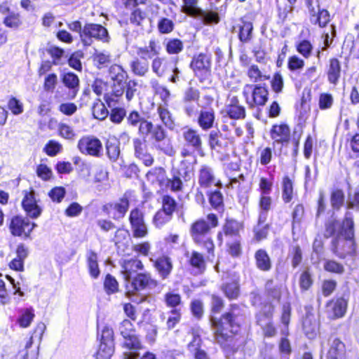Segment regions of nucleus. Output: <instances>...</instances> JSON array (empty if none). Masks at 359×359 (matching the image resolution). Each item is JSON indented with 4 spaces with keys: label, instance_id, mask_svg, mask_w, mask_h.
<instances>
[{
    "label": "nucleus",
    "instance_id": "4c0bfd02",
    "mask_svg": "<svg viewBox=\"0 0 359 359\" xmlns=\"http://www.w3.org/2000/svg\"><path fill=\"white\" fill-rule=\"evenodd\" d=\"M158 53L157 46L154 40H151L149 43V46L140 48L137 50V55L142 59L147 60V58H151L154 55Z\"/></svg>",
    "mask_w": 359,
    "mask_h": 359
},
{
    "label": "nucleus",
    "instance_id": "774afa93",
    "mask_svg": "<svg viewBox=\"0 0 359 359\" xmlns=\"http://www.w3.org/2000/svg\"><path fill=\"white\" fill-rule=\"evenodd\" d=\"M347 208L359 211V187L355 188L353 196L348 194Z\"/></svg>",
    "mask_w": 359,
    "mask_h": 359
},
{
    "label": "nucleus",
    "instance_id": "864d4df0",
    "mask_svg": "<svg viewBox=\"0 0 359 359\" xmlns=\"http://www.w3.org/2000/svg\"><path fill=\"white\" fill-rule=\"evenodd\" d=\"M226 113L233 119L244 118L245 116V109L242 105L226 107Z\"/></svg>",
    "mask_w": 359,
    "mask_h": 359
},
{
    "label": "nucleus",
    "instance_id": "f704fd0d",
    "mask_svg": "<svg viewBox=\"0 0 359 359\" xmlns=\"http://www.w3.org/2000/svg\"><path fill=\"white\" fill-rule=\"evenodd\" d=\"M241 229V224L235 220H228L223 228L225 236L234 239L239 238L238 233Z\"/></svg>",
    "mask_w": 359,
    "mask_h": 359
},
{
    "label": "nucleus",
    "instance_id": "1a4fd4ad",
    "mask_svg": "<svg viewBox=\"0 0 359 359\" xmlns=\"http://www.w3.org/2000/svg\"><path fill=\"white\" fill-rule=\"evenodd\" d=\"M123 341L122 348L128 350V352L123 353L125 359H137L139 357L138 351L144 348L143 344L140 337L135 334L122 335Z\"/></svg>",
    "mask_w": 359,
    "mask_h": 359
},
{
    "label": "nucleus",
    "instance_id": "a19ab883",
    "mask_svg": "<svg viewBox=\"0 0 359 359\" xmlns=\"http://www.w3.org/2000/svg\"><path fill=\"white\" fill-rule=\"evenodd\" d=\"M168 67V62L162 57H156L151 64L152 71L158 76H162Z\"/></svg>",
    "mask_w": 359,
    "mask_h": 359
},
{
    "label": "nucleus",
    "instance_id": "37998d69",
    "mask_svg": "<svg viewBox=\"0 0 359 359\" xmlns=\"http://www.w3.org/2000/svg\"><path fill=\"white\" fill-rule=\"evenodd\" d=\"M143 325L146 331L145 339L151 345L154 344L156 341L158 335L157 326L150 322H145Z\"/></svg>",
    "mask_w": 359,
    "mask_h": 359
},
{
    "label": "nucleus",
    "instance_id": "e433bc0d",
    "mask_svg": "<svg viewBox=\"0 0 359 359\" xmlns=\"http://www.w3.org/2000/svg\"><path fill=\"white\" fill-rule=\"evenodd\" d=\"M133 73L139 76H144L149 71V63L147 61H141L135 59L130 64Z\"/></svg>",
    "mask_w": 359,
    "mask_h": 359
},
{
    "label": "nucleus",
    "instance_id": "c03bdc74",
    "mask_svg": "<svg viewBox=\"0 0 359 359\" xmlns=\"http://www.w3.org/2000/svg\"><path fill=\"white\" fill-rule=\"evenodd\" d=\"M195 16H199L203 20L205 23H218L219 21V17L217 12L210 11H203L200 9L198 13Z\"/></svg>",
    "mask_w": 359,
    "mask_h": 359
},
{
    "label": "nucleus",
    "instance_id": "2eb2a0df",
    "mask_svg": "<svg viewBox=\"0 0 359 359\" xmlns=\"http://www.w3.org/2000/svg\"><path fill=\"white\" fill-rule=\"evenodd\" d=\"M326 359H348L346 344L339 337H335L326 353Z\"/></svg>",
    "mask_w": 359,
    "mask_h": 359
},
{
    "label": "nucleus",
    "instance_id": "79ce46f5",
    "mask_svg": "<svg viewBox=\"0 0 359 359\" xmlns=\"http://www.w3.org/2000/svg\"><path fill=\"white\" fill-rule=\"evenodd\" d=\"M106 149L109 158L116 161L120 154L119 142L115 139L109 140L106 143Z\"/></svg>",
    "mask_w": 359,
    "mask_h": 359
},
{
    "label": "nucleus",
    "instance_id": "de8ad7c7",
    "mask_svg": "<svg viewBox=\"0 0 359 359\" xmlns=\"http://www.w3.org/2000/svg\"><path fill=\"white\" fill-rule=\"evenodd\" d=\"M222 290L229 299H236L239 294L238 285L236 281L225 283L222 287Z\"/></svg>",
    "mask_w": 359,
    "mask_h": 359
},
{
    "label": "nucleus",
    "instance_id": "f03ea898",
    "mask_svg": "<svg viewBox=\"0 0 359 359\" xmlns=\"http://www.w3.org/2000/svg\"><path fill=\"white\" fill-rule=\"evenodd\" d=\"M353 227L352 214L348 211L341 224V231L332 242L334 253L341 258L355 254Z\"/></svg>",
    "mask_w": 359,
    "mask_h": 359
},
{
    "label": "nucleus",
    "instance_id": "0eeeda50",
    "mask_svg": "<svg viewBox=\"0 0 359 359\" xmlns=\"http://www.w3.org/2000/svg\"><path fill=\"white\" fill-rule=\"evenodd\" d=\"M157 281L152 278L149 273H140L137 274L133 280L126 283V295L130 297L136 292L152 289L157 286Z\"/></svg>",
    "mask_w": 359,
    "mask_h": 359
},
{
    "label": "nucleus",
    "instance_id": "f257e3e1",
    "mask_svg": "<svg viewBox=\"0 0 359 359\" xmlns=\"http://www.w3.org/2000/svg\"><path fill=\"white\" fill-rule=\"evenodd\" d=\"M237 316H212L210 322L214 330V338L224 351L236 352L247 344L241 334L240 324L236 320Z\"/></svg>",
    "mask_w": 359,
    "mask_h": 359
},
{
    "label": "nucleus",
    "instance_id": "13d9d810",
    "mask_svg": "<svg viewBox=\"0 0 359 359\" xmlns=\"http://www.w3.org/2000/svg\"><path fill=\"white\" fill-rule=\"evenodd\" d=\"M183 11L192 16H195L201 8L197 6L198 0H182Z\"/></svg>",
    "mask_w": 359,
    "mask_h": 359
},
{
    "label": "nucleus",
    "instance_id": "0e129e2a",
    "mask_svg": "<svg viewBox=\"0 0 359 359\" xmlns=\"http://www.w3.org/2000/svg\"><path fill=\"white\" fill-rule=\"evenodd\" d=\"M108 180L107 172L102 167H98L95 170L94 182L103 183V187L100 190L105 189L108 187L109 184L107 183Z\"/></svg>",
    "mask_w": 359,
    "mask_h": 359
},
{
    "label": "nucleus",
    "instance_id": "b1692460",
    "mask_svg": "<svg viewBox=\"0 0 359 359\" xmlns=\"http://www.w3.org/2000/svg\"><path fill=\"white\" fill-rule=\"evenodd\" d=\"M182 136L189 146L196 150L201 148L202 140L197 130L191 128H184Z\"/></svg>",
    "mask_w": 359,
    "mask_h": 359
},
{
    "label": "nucleus",
    "instance_id": "2f4dec72",
    "mask_svg": "<svg viewBox=\"0 0 359 359\" xmlns=\"http://www.w3.org/2000/svg\"><path fill=\"white\" fill-rule=\"evenodd\" d=\"M114 352V344L100 342L94 356L95 359H110Z\"/></svg>",
    "mask_w": 359,
    "mask_h": 359
},
{
    "label": "nucleus",
    "instance_id": "423d86ee",
    "mask_svg": "<svg viewBox=\"0 0 359 359\" xmlns=\"http://www.w3.org/2000/svg\"><path fill=\"white\" fill-rule=\"evenodd\" d=\"M81 39L86 46L91 45L93 39L103 43H109L110 41L107 29L101 25L94 23L85 25L81 32Z\"/></svg>",
    "mask_w": 359,
    "mask_h": 359
},
{
    "label": "nucleus",
    "instance_id": "72a5a7b5",
    "mask_svg": "<svg viewBox=\"0 0 359 359\" xmlns=\"http://www.w3.org/2000/svg\"><path fill=\"white\" fill-rule=\"evenodd\" d=\"M62 82L67 88L72 89L71 95L72 98H74L79 90V80L78 76L73 73H67L63 76Z\"/></svg>",
    "mask_w": 359,
    "mask_h": 359
},
{
    "label": "nucleus",
    "instance_id": "4468645a",
    "mask_svg": "<svg viewBox=\"0 0 359 359\" xmlns=\"http://www.w3.org/2000/svg\"><path fill=\"white\" fill-rule=\"evenodd\" d=\"M317 9L313 5L312 1L308 2V8L311 15V21L314 24H318L320 27H325L330 21L329 12L325 9H320L319 5H316Z\"/></svg>",
    "mask_w": 359,
    "mask_h": 359
},
{
    "label": "nucleus",
    "instance_id": "a878e982",
    "mask_svg": "<svg viewBox=\"0 0 359 359\" xmlns=\"http://www.w3.org/2000/svg\"><path fill=\"white\" fill-rule=\"evenodd\" d=\"M147 180L153 184H158L162 189L164 188L167 180L165 171L162 168H154L147 174Z\"/></svg>",
    "mask_w": 359,
    "mask_h": 359
},
{
    "label": "nucleus",
    "instance_id": "6e6552de",
    "mask_svg": "<svg viewBox=\"0 0 359 359\" xmlns=\"http://www.w3.org/2000/svg\"><path fill=\"white\" fill-rule=\"evenodd\" d=\"M129 222L134 238H142L148 234L144 213L139 208L133 209L129 215Z\"/></svg>",
    "mask_w": 359,
    "mask_h": 359
},
{
    "label": "nucleus",
    "instance_id": "4d7b16f0",
    "mask_svg": "<svg viewBox=\"0 0 359 359\" xmlns=\"http://www.w3.org/2000/svg\"><path fill=\"white\" fill-rule=\"evenodd\" d=\"M158 30L161 34L170 33L174 29V22L166 18H161L157 25Z\"/></svg>",
    "mask_w": 359,
    "mask_h": 359
},
{
    "label": "nucleus",
    "instance_id": "cd10ccee",
    "mask_svg": "<svg viewBox=\"0 0 359 359\" xmlns=\"http://www.w3.org/2000/svg\"><path fill=\"white\" fill-rule=\"evenodd\" d=\"M257 267L263 271H268L271 269V259L267 252L262 250H258L255 255Z\"/></svg>",
    "mask_w": 359,
    "mask_h": 359
},
{
    "label": "nucleus",
    "instance_id": "603ef678",
    "mask_svg": "<svg viewBox=\"0 0 359 359\" xmlns=\"http://www.w3.org/2000/svg\"><path fill=\"white\" fill-rule=\"evenodd\" d=\"M189 263L192 266L196 267L201 271L204 270L205 269V262L203 256L198 252L193 251L191 253L189 257Z\"/></svg>",
    "mask_w": 359,
    "mask_h": 359
},
{
    "label": "nucleus",
    "instance_id": "58836bf2",
    "mask_svg": "<svg viewBox=\"0 0 359 359\" xmlns=\"http://www.w3.org/2000/svg\"><path fill=\"white\" fill-rule=\"evenodd\" d=\"M93 57L95 65L100 69L109 64L111 60V55L108 51H96Z\"/></svg>",
    "mask_w": 359,
    "mask_h": 359
},
{
    "label": "nucleus",
    "instance_id": "338daca9",
    "mask_svg": "<svg viewBox=\"0 0 359 359\" xmlns=\"http://www.w3.org/2000/svg\"><path fill=\"white\" fill-rule=\"evenodd\" d=\"M195 341V339H194L189 344H188V348L189 351L192 353V355L194 359H210L209 356L206 353V352L201 349L200 346L194 348V343Z\"/></svg>",
    "mask_w": 359,
    "mask_h": 359
},
{
    "label": "nucleus",
    "instance_id": "6e6d98bb",
    "mask_svg": "<svg viewBox=\"0 0 359 359\" xmlns=\"http://www.w3.org/2000/svg\"><path fill=\"white\" fill-rule=\"evenodd\" d=\"M172 216L159 210L153 218V223L157 228H161L172 219Z\"/></svg>",
    "mask_w": 359,
    "mask_h": 359
},
{
    "label": "nucleus",
    "instance_id": "e2e57ef3",
    "mask_svg": "<svg viewBox=\"0 0 359 359\" xmlns=\"http://www.w3.org/2000/svg\"><path fill=\"white\" fill-rule=\"evenodd\" d=\"M152 83L156 93L159 95L161 99L164 103L163 105L168 104V101L170 96L169 90L166 87L159 85L156 81L152 82Z\"/></svg>",
    "mask_w": 359,
    "mask_h": 359
},
{
    "label": "nucleus",
    "instance_id": "c9c22d12",
    "mask_svg": "<svg viewBox=\"0 0 359 359\" xmlns=\"http://www.w3.org/2000/svg\"><path fill=\"white\" fill-rule=\"evenodd\" d=\"M294 195L293 183L292 180L285 176L282 182V198L285 203L292 201Z\"/></svg>",
    "mask_w": 359,
    "mask_h": 359
},
{
    "label": "nucleus",
    "instance_id": "ddd939ff",
    "mask_svg": "<svg viewBox=\"0 0 359 359\" xmlns=\"http://www.w3.org/2000/svg\"><path fill=\"white\" fill-rule=\"evenodd\" d=\"M22 205L27 215L30 217L36 218L41 213V208L38 204V201L33 191H25Z\"/></svg>",
    "mask_w": 359,
    "mask_h": 359
},
{
    "label": "nucleus",
    "instance_id": "39448f33",
    "mask_svg": "<svg viewBox=\"0 0 359 359\" xmlns=\"http://www.w3.org/2000/svg\"><path fill=\"white\" fill-rule=\"evenodd\" d=\"M208 222L204 219H198L191 226L190 233L193 240L199 243L206 237L212 228L216 227L218 224L217 217L215 214H209L207 216Z\"/></svg>",
    "mask_w": 359,
    "mask_h": 359
},
{
    "label": "nucleus",
    "instance_id": "8fccbe9b",
    "mask_svg": "<svg viewBox=\"0 0 359 359\" xmlns=\"http://www.w3.org/2000/svg\"><path fill=\"white\" fill-rule=\"evenodd\" d=\"M7 106L13 115L18 116L24 111L23 103L16 97H11L8 101Z\"/></svg>",
    "mask_w": 359,
    "mask_h": 359
},
{
    "label": "nucleus",
    "instance_id": "4be33fe9",
    "mask_svg": "<svg viewBox=\"0 0 359 359\" xmlns=\"http://www.w3.org/2000/svg\"><path fill=\"white\" fill-rule=\"evenodd\" d=\"M191 67L196 72H209L211 68L210 55L205 53H200L193 59L191 63Z\"/></svg>",
    "mask_w": 359,
    "mask_h": 359
},
{
    "label": "nucleus",
    "instance_id": "69168bd1",
    "mask_svg": "<svg viewBox=\"0 0 359 359\" xmlns=\"http://www.w3.org/2000/svg\"><path fill=\"white\" fill-rule=\"evenodd\" d=\"M109 112L104 104L102 102H97L93 107V114L94 117L99 120L104 119Z\"/></svg>",
    "mask_w": 359,
    "mask_h": 359
},
{
    "label": "nucleus",
    "instance_id": "393cba45",
    "mask_svg": "<svg viewBox=\"0 0 359 359\" xmlns=\"http://www.w3.org/2000/svg\"><path fill=\"white\" fill-rule=\"evenodd\" d=\"M156 111L163 124L169 130H173L175 127V118L168 110V104L158 105Z\"/></svg>",
    "mask_w": 359,
    "mask_h": 359
},
{
    "label": "nucleus",
    "instance_id": "052dcab7",
    "mask_svg": "<svg viewBox=\"0 0 359 359\" xmlns=\"http://www.w3.org/2000/svg\"><path fill=\"white\" fill-rule=\"evenodd\" d=\"M62 149V145L55 140H49L44 147V151L50 156H55Z\"/></svg>",
    "mask_w": 359,
    "mask_h": 359
},
{
    "label": "nucleus",
    "instance_id": "bf43d9fd",
    "mask_svg": "<svg viewBox=\"0 0 359 359\" xmlns=\"http://www.w3.org/2000/svg\"><path fill=\"white\" fill-rule=\"evenodd\" d=\"M183 43L177 39H170L166 43V51L169 54H177L183 49Z\"/></svg>",
    "mask_w": 359,
    "mask_h": 359
},
{
    "label": "nucleus",
    "instance_id": "7c9ffc66",
    "mask_svg": "<svg viewBox=\"0 0 359 359\" xmlns=\"http://www.w3.org/2000/svg\"><path fill=\"white\" fill-rule=\"evenodd\" d=\"M238 38L243 43H248L252 38L253 25L251 22L242 20L238 25Z\"/></svg>",
    "mask_w": 359,
    "mask_h": 359
},
{
    "label": "nucleus",
    "instance_id": "9b49d317",
    "mask_svg": "<svg viewBox=\"0 0 359 359\" xmlns=\"http://www.w3.org/2000/svg\"><path fill=\"white\" fill-rule=\"evenodd\" d=\"M34 226L35 224H32L28 219L16 216L11 220L10 229L13 236L27 237Z\"/></svg>",
    "mask_w": 359,
    "mask_h": 359
},
{
    "label": "nucleus",
    "instance_id": "49530a36",
    "mask_svg": "<svg viewBox=\"0 0 359 359\" xmlns=\"http://www.w3.org/2000/svg\"><path fill=\"white\" fill-rule=\"evenodd\" d=\"M176 207L177 203L173 198L169 196H164L163 197L162 209H161V210L172 217V214L175 212Z\"/></svg>",
    "mask_w": 359,
    "mask_h": 359
},
{
    "label": "nucleus",
    "instance_id": "9d476101",
    "mask_svg": "<svg viewBox=\"0 0 359 359\" xmlns=\"http://www.w3.org/2000/svg\"><path fill=\"white\" fill-rule=\"evenodd\" d=\"M78 148L83 154L100 156L102 151V144L97 137L88 135L79 140Z\"/></svg>",
    "mask_w": 359,
    "mask_h": 359
},
{
    "label": "nucleus",
    "instance_id": "f8f14e48",
    "mask_svg": "<svg viewBox=\"0 0 359 359\" xmlns=\"http://www.w3.org/2000/svg\"><path fill=\"white\" fill-rule=\"evenodd\" d=\"M129 208V201L123 196L118 201L108 203L104 206L107 213L115 220L122 219L126 215Z\"/></svg>",
    "mask_w": 359,
    "mask_h": 359
},
{
    "label": "nucleus",
    "instance_id": "20e7f679",
    "mask_svg": "<svg viewBox=\"0 0 359 359\" xmlns=\"http://www.w3.org/2000/svg\"><path fill=\"white\" fill-rule=\"evenodd\" d=\"M268 94L267 88L262 85L246 84L243 88V95L250 108L264 105Z\"/></svg>",
    "mask_w": 359,
    "mask_h": 359
},
{
    "label": "nucleus",
    "instance_id": "a18cd8bd",
    "mask_svg": "<svg viewBox=\"0 0 359 359\" xmlns=\"http://www.w3.org/2000/svg\"><path fill=\"white\" fill-rule=\"evenodd\" d=\"M128 318L125 319L122 321L120 327L121 334L126 335L133 334L135 328L133 324V321H135V316H128Z\"/></svg>",
    "mask_w": 359,
    "mask_h": 359
},
{
    "label": "nucleus",
    "instance_id": "bb28decb",
    "mask_svg": "<svg viewBox=\"0 0 359 359\" xmlns=\"http://www.w3.org/2000/svg\"><path fill=\"white\" fill-rule=\"evenodd\" d=\"M87 266L90 276L93 278H97L100 274V270L97 262V255L93 250H89L86 255Z\"/></svg>",
    "mask_w": 359,
    "mask_h": 359
},
{
    "label": "nucleus",
    "instance_id": "a211bd4d",
    "mask_svg": "<svg viewBox=\"0 0 359 359\" xmlns=\"http://www.w3.org/2000/svg\"><path fill=\"white\" fill-rule=\"evenodd\" d=\"M198 183L201 187L205 188L212 185H220V182L217 180L212 168L207 165H201L199 169Z\"/></svg>",
    "mask_w": 359,
    "mask_h": 359
},
{
    "label": "nucleus",
    "instance_id": "5fc2aeb1",
    "mask_svg": "<svg viewBox=\"0 0 359 359\" xmlns=\"http://www.w3.org/2000/svg\"><path fill=\"white\" fill-rule=\"evenodd\" d=\"M104 287L107 294L115 293L118 291V283L114 276L107 274L104 279Z\"/></svg>",
    "mask_w": 359,
    "mask_h": 359
},
{
    "label": "nucleus",
    "instance_id": "5701e85b",
    "mask_svg": "<svg viewBox=\"0 0 359 359\" xmlns=\"http://www.w3.org/2000/svg\"><path fill=\"white\" fill-rule=\"evenodd\" d=\"M271 317V316H261L257 320L262 329L264 337L266 338L273 337L277 334L275 324Z\"/></svg>",
    "mask_w": 359,
    "mask_h": 359
},
{
    "label": "nucleus",
    "instance_id": "c756f323",
    "mask_svg": "<svg viewBox=\"0 0 359 359\" xmlns=\"http://www.w3.org/2000/svg\"><path fill=\"white\" fill-rule=\"evenodd\" d=\"M215 114L212 110L201 111L198 118V123L203 130H208L212 127Z\"/></svg>",
    "mask_w": 359,
    "mask_h": 359
},
{
    "label": "nucleus",
    "instance_id": "680f3d73",
    "mask_svg": "<svg viewBox=\"0 0 359 359\" xmlns=\"http://www.w3.org/2000/svg\"><path fill=\"white\" fill-rule=\"evenodd\" d=\"M182 182L179 176L173 175L171 179L167 178L164 188L170 189L172 191H179L182 189Z\"/></svg>",
    "mask_w": 359,
    "mask_h": 359
},
{
    "label": "nucleus",
    "instance_id": "412c9836",
    "mask_svg": "<svg viewBox=\"0 0 359 359\" xmlns=\"http://www.w3.org/2000/svg\"><path fill=\"white\" fill-rule=\"evenodd\" d=\"M154 266L163 279L167 278L172 270L171 259L165 255L156 259L154 261Z\"/></svg>",
    "mask_w": 359,
    "mask_h": 359
},
{
    "label": "nucleus",
    "instance_id": "aec40b11",
    "mask_svg": "<svg viewBox=\"0 0 359 359\" xmlns=\"http://www.w3.org/2000/svg\"><path fill=\"white\" fill-rule=\"evenodd\" d=\"M271 137L274 142L286 144L290 137V130L286 124L274 125L271 130Z\"/></svg>",
    "mask_w": 359,
    "mask_h": 359
},
{
    "label": "nucleus",
    "instance_id": "6ab92c4d",
    "mask_svg": "<svg viewBox=\"0 0 359 359\" xmlns=\"http://www.w3.org/2000/svg\"><path fill=\"white\" fill-rule=\"evenodd\" d=\"M144 265L137 259H124L121 262V273L123 276L126 283L130 281L132 275L138 270H142Z\"/></svg>",
    "mask_w": 359,
    "mask_h": 359
},
{
    "label": "nucleus",
    "instance_id": "ea45409f",
    "mask_svg": "<svg viewBox=\"0 0 359 359\" xmlns=\"http://www.w3.org/2000/svg\"><path fill=\"white\" fill-rule=\"evenodd\" d=\"M154 145L156 149L161 150L169 156H174L176 152L172 144L171 140L168 137L163 139V140L154 142Z\"/></svg>",
    "mask_w": 359,
    "mask_h": 359
},
{
    "label": "nucleus",
    "instance_id": "09e8293b",
    "mask_svg": "<svg viewBox=\"0 0 359 359\" xmlns=\"http://www.w3.org/2000/svg\"><path fill=\"white\" fill-rule=\"evenodd\" d=\"M58 133L60 136L69 140H74L76 136V134L72 127L63 123L58 125Z\"/></svg>",
    "mask_w": 359,
    "mask_h": 359
},
{
    "label": "nucleus",
    "instance_id": "dca6fc26",
    "mask_svg": "<svg viewBox=\"0 0 359 359\" xmlns=\"http://www.w3.org/2000/svg\"><path fill=\"white\" fill-rule=\"evenodd\" d=\"M135 155L146 166H150L154 163L153 156L147 151V144L146 141L136 138L133 140Z\"/></svg>",
    "mask_w": 359,
    "mask_h": 359
},
{
    "label": "nucleus",
    "instance_id": "c85d7f7f",
    "mask_svg": "<svg viewBox=\"0 0 359 359\" xmlns=\"http://www.w3.org/2000/svg\"><path fill=\"white\" fill-rule=\"evenodd\" d=\"M341 74V65L339 61L336 58H332L330 60L327 78L328 81L333 84H336Z\"/></svg>",
    "mask_w": 359,
    "mask_h": 359
},
{
    "label": "nucleus",
    "instance_id": "473e14b6",
    "mask_svg": "<svg viewBox=\"0 0 359 359\" xmlns=\"http://www.w3.org/2000/svg\"><path fill=\"white\" fill-rule=\"evenodd\" d=\"M3 23L8 28L18 29L22 25V20L19 13L13 11L4 18Z\"/></svg>",
    "mask_w": 359,
    "mask_h": 359
},
{
    "label": "nucleus",
    "instance_id": "f3484780",
    "mask_svg": "<svg viewBox=\"0 0 359 359\" xmlns=\"http://www.w3.org/2000/svg\"><path fill=\"white\" fill-rule=\"evenodd\" d=\"M320 320L314 316H304L302 318V330L309 339H314L319 333Z\"/></svg>",
    "mask_w": 359,
    "mask_h": 359
},
{
    "label": "nucleus",
    "instance_id": "3c124183",
    "mask_svg": "<svg viewBox=\"0 0 359 359\" xmlns=\"http://www.w3.org/2000/svg\"><path fill=\"white\" fill-rule=\"evenodd\" d=\"M296 48L299 54L305 58H308L311 55L313 46L309 41L302 40L297 43Z\"/></svg>",
    "mask_w": 359,
    "mask_h": 359
},
{
    "label": "nucleus",
    "instance_id": "7ed1b4c3",
    "mask_svg": "<svg viewBox=\"0 0 359 359\" xmlns=\"http://www.w3.org/2000/svg\"><path fill=\"white\" fill-rule=\"evenodd\" d=\"M109 74L111 79L113 81L112 92L114 97L112 95H106L105 101L109 107H111L113 102H116L118 97L122 95L125 90L128 74L121 66L118 65H111L109 68Z\"/></svg>",
    "mask_w": 359,
    "mask_h": 359
}]
</instances>
